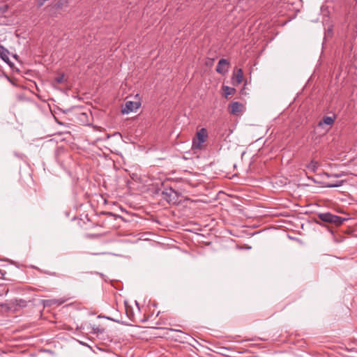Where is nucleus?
Segmentation results:
<instances>
[{
    "mask_svg": "<svg viewBox=\"0 0 357 357\" xmlns=\"http://www.w3.org/2000/svg\"><path fill=\"white\" fill-rule=\"evenodd\" d=\"M163 194H164V195H166L167 196H169V197H171V196H172L173 194H176V192H175L174 190H172V189H170V190H169V192H168V191H167V192H163ZM167 201H168L169 202H170L172 201V199H171V198H169V199H167Z\"/></svg>",
    "mask_w": 357,
    "mask_h": 357,
    "instance_id": "obj_13",
    "label": "nucleus"
},
{
    "mask_svg": "<svg viewBox=\"0 0 357 357\" xmlns=\"http://www.w3.org/2000/svg\"><path fill=\"white\" fill-rule=\"evenodd\" d=\"M208 137V132L205 128L199 130L192 139V149L200 150L204 147V144Z\"/></svg>",
    "mask_w": 357,
    "mask_h": 357,
    "instance_id": "obj_1",
    "label": "nucleus"
},
{
    "mask_svg": "<svg viewBox=\"0 0 357 357\" xmlns=\"http://www.w3.org/2000/svg\"><path fill=\"white\" fill-rule=\"evenodd\" d=\"M355 1H356V3H357V0H355Z\"/></svg>",
    "mask_w": 357,
    "mask_h": 357,
    "instance_id": "obj_19",
    "label": "nucleus"
},
{
    "mask_svg": "<svg viewBox=\"0 0 357 357\" xmlns=\"http://www.w3.org/2000/svg\"><path fill=\"white\" fill-rule=\"evenodd\" d=\"M7 266V264H0L1 267H4V266Z\"/></svg>",
    "mask_w": 357,
    "mask_h": 357,
    "instance_id": "obj_16",
    "label": "nucleus"
},
{
    "mask_svg": "<svg viewBox=\"0 0 357 357\" xmlns=\"http://www.w3.org/2000/svg\"><path fill=\"white\" fill-rule=\"evenodd\" d=\"M9 52L8 51L3 48V47L0 46V57L2 59L3 61H4L6 63L10 64V61L8 56Z\"/></svg>",
    "mask_w": 357,
    "mask_h": 357,
    "instance_id": "obj_8",
    "label": "nucleus"
},
{
    "mask_svg": "<svg viewBox=\"0 0 357 357\" xmlns=\"http://www.w3.org/2000/svg\"><path fill=\"white\" fill-rule=\"evenodd\" d=\"M229 112L233 115H239L244 112V105L238 102H234L229 106Z\"/></svg>",
    "mask_w": 357,
    "mask_h": 357,
    "instance_id": "obj_4",
    "label": "nucleus"
},
{
    "mask_svg": "<svg viewBox=\"0 0 357 357\" xmlns=\"http://www.w3.org/2000/svg\"><path fill=\"white\" fill-rule=\"evenodd\" d=\"M243 73L241 69H238L233 76V83L234 84H240L243 82Z\"/></svg>",
    "mask_w": 357,
    "mask_h": 357,
    "instance_id": "obj_6",
    "label": "nucleus"
},
{
    "mask_svg": "<svg viewBox=\"0 0 357 357\" xmlns=\"http://www.w3.org/2000/svg\"><path fill=\"white\" fill-rule=\"evenodd\" d=\"M140 105L141 104L138 101L133 102L130 100H127L125 103L124 107L121 109V112L123 114H128L130 112H136L137 109L139 108Z\"/></svg>",
    "mask_w": 357,
    "mask_h": 357,
    "instance_id": "obj_3",
    "label": "nucleus"
},
{
    "mask_svg": "<svg viewBox=\"0 0 357 357\" xmlns=\"http://www.w3.org/2000/svg\"><path fill=\"white\" fill-rule=\"evenodd\" d=\"M10 264L11 265H15V266H18L17 265H16L15 264H14V263H13V262H10Z\"/></svg>",
    "mask_w": 357,
    "mask_h": 357,
    "instance_id": "obj_18",
    "label": "nucleus"
},
{
    "mask_svg": "<svg viewBox=\"0 0 357 357\" xmlns=\"http://www.w3.org/2000/svg\"><path fill=\"white\" fill-rule=\"evenodd\" d=\"M318 218L324 222L332 223L337 226L342 225L345 220L344 218L330 213H319Z\"/></svg>",
    "mask_w": 357,
    "mask_h": 357,
    "instance_id": "obj_2",
    "label": "nucleus"
},
{
    "mask_svg": "<svg viewBox=\"0 0 357 357\" xmlns=\"http://www.w3.org/2000/svg\"><path fill=\"white\" fill-rule=\"evenodd\" d=\"M335 118L331 116H324L321 121L318 123L319 127H322L324 125L332 126L334 123Z\"/></svg>",
    "mask_w": 357,
    "mask_h": 357,
    "instance_id": "obj_7",
    "label": "nucleus"
},
{
    "mask_svg": "<svg viewBox=\"0 0 357 357\" xmlns=\"http://www.w3.org/2000/svg\"><path fill=\"white\" fill-rule=\"evenodd\" d=\"M223 89H224L226 96L233 94L235 91V89L234 88H231V87L227 86H225L223 87Z\"/></svg>",
    "mask_w": 357,
    "mask_h": 357,
    "instance_id": "obj_9",
    "label": "nucleus"
},
{
    "mask_svg": "<svg viewBox=\"0 0 357 357\" xmlns=\"http://www.w3.org/2000/svg\"><path fill=\"white\" fill-rule=\"evenodd\" d=\"M65 302V300H56V299H52L47 301V305H53V304H58L61 305Z\"/></svg>",
    "mask_w": 357,
    "mask_h": 357,
    "instance_id": "obj_10",
    "label": "nucleus"
},
{
    "mask_svg": "<svg viewBox=\"0 0 357 357\" xmlns=\"http://www.w3.org/2000/svg\"><path fill=\"white\" fill-rule=\"evenodd\" d=\"M57 82H61V78L58 79H57Z\"/></svg>",
    "mask_w": 357,
    "mask_h": 357,
    "instance_id": "obj_17",
    "label": "nucleus"
},
{
    "mask_svg": "<svg viewBox=\"0 0 357 357\" xmlns=\"http://www.w3.org/2000/svg\"><path fill=\"white\" fill-rule=\"evenodd\" d=\"M342 181H337L335 183H326L325 187L326 188H334V187H339L342 185Z\"/></svg>",
    "mask_w": 357,
    "mask_h": 357,
    "instance_id": "obj_12",
    "label": "nucleus"
},
{
    "mask_svg": "<svg viewBox=\"0 0 357 357\" xmlns=\"http://www.w3.org/2000/svg\"><path fill=\"white\" fill-rule=\"evenodd\" d=\"M66 3H67V0H59L55 3L54 7L56 8H61Z\"/></svg>",
    "mask_w": 357,
    "mask_h": 357,
    "instance_id": "obj_11",
    "label": "nucleus"
},
{
    "mask_svg": "<svg viewBox=\"0 0 357 357\" xmlns=\"http://www.w3.org/2000/svg\"><path fill=\"white\" fill-rule=\"evenodd\" d=\"M6 274L5 271H3L1 269H0V278H4Z\"/></svg>",
    "mask_w": 357,
    "mask_h": 357,
    "instance_id": "obj_15",
    "label": "nucleus"
},
{
    "mask_svg": "<svg viewBox=\"0 0 357 357\" xmlns=\"http://www.w3.org/2000/svg\"><path fill=\"white\" fill-rule=\"evenodd\" d=\"M317 167V162L314 161H312L309 165V168L311 169L312 171H315V169Z\"/></svg>",
    "mask_w": 357,
    "mask_h": 357,
    "instance_id": "obj_14",
    "label": "nucleus"
},
{
    "mask_svg": "<svg viewBox=\"0 0 357 357\" xmlns=\"http://www.w3.org/2000/svg\"><path fill=\"white\" fill-rule=\"evenodd\" d=\"M229 63L227 59H221L219 60L218 65L216 66V71L224 75L228 70Z\"/></svg>",
    "mask_w": 357,
    "mask_h": 357,
    "instance_id": "obj_5",
    "label": "nucleus"
}]
</instances>
